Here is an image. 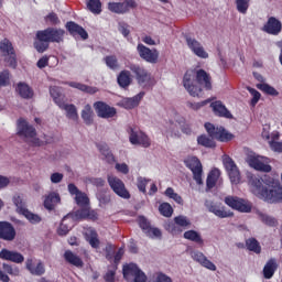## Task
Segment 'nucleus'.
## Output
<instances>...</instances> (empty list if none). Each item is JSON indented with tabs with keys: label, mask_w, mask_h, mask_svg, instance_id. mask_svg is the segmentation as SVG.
<instances>
[{
	"label": "nucleus",
	"mask_w": 282,
	"mask_h": 282,
	"mask_svg": "<svg viewBox=\"0 0 282 282\" xmlns=\"http://www.w3.org/2000/svg\"><path fill=\"white\" fill-rule=\"evenodd\" d=\"M65 28L67 32H69L70 36H80L83 41H87V39H89L87 31L74 21L67 22Z\"/></svg>",
	"instance_id": "4be33fe9"
},
{
	"label": "nucleus",
	"mask_w": 282,
	"mask_h": 282,
	"mask_svg": "<svg viewBox=\"0 0 282 282\" xmlns=\"http://www.w3.org/2000/svg\"><path fill=\"white\" fill-rule=\"evenodd\" d=\"M117 83L121 89H127L133 83V78H131V72L123 69L117 76Z\"/></svg>",
	"instance_id": "c85d7f7f"
},
{
	"label": "nucleus",
	"mask_w": 282,
	"mask_h": 282,
	"mask_svg": "<svg viewBox=\"0 0 282 282\" xmlns=\"http://www.w3.org/2000/svg\"><path fill=\"white\" fill-rule=\"evenodd\" d=\"M17 91L21 98H24V100H30L31 98H34V90L30 85L25 83H19L17 86Z\"/></svg>",
	"instance_id": "2f4dec72"
},
{
	"label": "nucleus",
	"mask_w": 282,
	"mask_h": 282,
	"mask_svg": "<svg viewBox=\"0 0 282 282\" xmlns=\"http://www.w3.org/2000/svg\"><path fill=\"white\" fill-rule=\"evenodd\" d=\"M59 109L66 111V117L69 120H78V109L73 104H65V101L59 106Z\"/></svg>",
	"instance_id": "e433bc0d"
},
{
	"label": "nucleus",
	"mask_w": 282,
	"mask_h": 282,
	"mask_svg": "<svg viewBox=\"0 0 282 282\" xmlns=\"http://www.w3.org/2000/svg\"><path fill=\"white\" fill-rule=\"evenodd\" d=\"M205 206L209 213H213L219 219H227L228 217H234L235 213L227 210L226 206L221 203L206 202Z\"/></svg>",
	"instance_id": "f8f14e48"
},
{
	"label": "nucleus",
	"mask_w": 282,
	"mask_h": 282,
	"mask_svg": "<svg viewBox=\"0 0 282 282\" xmlns=\"http://www.w3.org/2000/svg\"><path fill=\"white\" fill-rule=\"evenodd\" d=\"M227 175L231 184H239L241 182V172L239 171V167H236L235 170L229 172Z\"/></svg>",
	"instance_id": "13d9d810"
},
{
	"label": "nucleus",
	"mask_w": 282,
	"mask_h": 282,
	"mask_svg": "<svg viewBox=\"0 0 282 282\" xmlns=\"http://www.w3.org/2000/svg\"><path fill=\"white\" fill-rule=\"evenodd\" d=\"M248 91L249 94H251L252 99L250 101V106L251 107H257V104L259 102V100H261V93H259V90L248 87Z\"/></svg>",
	"instance_id": "bf43d9fd"
},
{
	"label": "nucleus",
	"mask_w": 282,
	"mask_h": 282,
	"mask_svg": "<svg viewBox=\"0 0 282 282\" xmlns=\"http://www.w3.org/2000/svg\"><path fill=\"white\" fill-rule=\"evenodd\" d=\"M86 6L93 14L102 12V2L100 0H87Z\"/></svg>",
	"instance_id": "37998d69"
},
{
	"label": "nucleus",
	"mask_w": 282,
	"mask_h": 282,
	"mask_svg": "<svg viewBox=\"0 0 282 282\" xmlns=\"http://www.w3.org/2000/svg\"><path fill=\"white\" fill-rule=\"evenodd\" d=\"M131 144H140L143 149H149L151 147V139L142 131H135L133 128H130V137Z\"/></svg>",
	"instance_id": "6ab92c4d"
},
{
	"label": "nucleus",
	"mask_w": 282,
	"mask_h": 282,
	"mask_svg": "<svg viewBox=\"0 0 282 282\" xmlns=\"http://www.w3.org/2000/svg\"><path fill=\"white\" fill-rule=\"evenodd\" d=\"M210 107L215 113V116H218V118H227L228 120H232V113H230V110L226 108L224 102L221 101H213L210 104Z\"/></svg>",
	"instance_id": "b1692460"
},
{
	"label": "nucleus",
	"mask_w": 282,
	"mask_h": 282,
	"mask_svg": "<svg viewBox=\"0 0 282 282\" xmlns=\"http://www.w3.org/2000/svg\"><path fill=\"white\" fill-rule=\"evenodd\" d=\"M0 52L2 53L4 63H7L8 67L17 69V52L14 51V46L12 45V42H10V40L3 39L0 42Z\"/></svg>",
	"instance_id": "20e7f679"
},
{
	"label": "nucleus",
	"mask_w": 282,
	"mask_h": 282,
	"mask_svg": "<svg viewBox=\"0 0 282 282\" xmlns=\"http://www.w3.org/2000/svg\"><path fill=\"white\" fill-rule=\"evenodd\" d=\"M139 270H140V268H138V264H135V263L124 264L122 268L123 279H126V281H128V282L133 281V278L139 272Z\"/></svg>",
	"instance_id": "7c9ffc66"
},
{
	"label": "nucleus",
	"mask_w": 282,
	"mask_h": 282,
	"mask_svg": "<svg viewBox=\"0 0 282 282\" xmlns=\"http://www.w3.org/2000/svg\"><path fill=\"white\" fill-rule=\"evenodd\" d=\"M108 184L118 197H121L122 199H131V194L124 186V182H122V180L116 176H108Z\"/></svg>",
	"instance_id": "9d476101"
},
{
	"label": "nucleus",
	"mask_w": 282,
	"mask_h": 282,
	"mask_svg": "<svg viewBox=\"0 0 282 282\" xmlns=\"http://www.w3.org/2000/svg\"><path fill=\"white\" fill-rule=\"evenodd\" d=\"M22 215L30 221V224H41V216L30 212V209H22Z\"/></svg>",
	"instance_id": "5fc2aeb1"
},
{
	"label": "nucleus",
	"mask_w": 282,
	"mask_h": 282,
	"mask_svg": "<svg viewBox=\"0 0 282 282\" xmlns=\"http://www.w3.org/2000/svg\"><path fill=\"white\" fill-rule=\"evenodd\" d=\"M204 127L209 138L218 140V142H230V140L235 138V134L228 132L227 129L221 126L215 127V124L206 122Z\"/></svg>",
	"instance_id": "39448f33"
},
{
	"label": "nucleus",
	"mask_w": 282,
	"mask_h": 282,
	"mask_svg": "<svg viewBox=\"0 0 282 282\" xmlns=\"http://www.w3.org/2000/svg\"><path fill=\"white\" fill-rule=\"evenodd\" d=\"M149 182H151V180H147L145 177L142 176H139L137 178V187L140 191V193L147 195V184H149Z\"/></svg>",
	"instance_id": "680f3d73"
},
{
	"label": "nucleus",
	"mask_w": 282,
	"mask_h": 282,
	"mask_svg": "<svg viewBox=\"0 0 282 282\" xmlns=\"http://www.w3.org/2000/svg\"><path fill=\"white\" fill-rule=\"evenodd\" d=\"M67 219L63 218L58 229H57V235H59V237H65V235H67L69 232V230H72V227H69L68 224H66Z\"/></svg>",
	"instance_id": "052dcab7"
},
{
	"label": "nucleus",
	"mask_w": 282,
	"mask_h": 282,
	"mask_svg": "<svg viewBox=\"0 0 282 282\" xmlns=\"http://www.w3.org/2000/svg\"><path fill=\"white\" fill-rule=\"evenodd\" d=\"M0 239L2 241H14L17 239V229L12 223L0 221Z\"/></svg>",
	"instance_id": "aec40b11"
},
{
	"label": "nucleus",
	"mask_w": 282,
	"mask_h": 282,
	"mask_svg": "<svg viewBox=\"0 0 282 282\" xmlns=\"http://www.w3.org/2000/svg\"><path fill=\"white\" fill-rule=\"evenodd\" d=\"M257 89H260L267 96H279V91L267 83L257 84Z\"/></svg>",
	"instance_id": "c03bdc74"
},
{
	"label": "nucleus",
	"mask_w": 282,
	"mask_h": 282,
	"mask_svg": "<svg viewBox=\"0 0 282 282\" xmlns=\"http://www.w3.org/2000/svg\"><path fill=\"white\" fill-rule=\"evenodd\" d=\"M259 217H260L262 224H265L267 226H270L271 228H276V226H279V221H276V218H274L272 216H268L263 213H260Z\"/></svg>",
	"instance_id": "09e8293b"
},
{
	"label": "nucleus",
	"mask_w": 282,
	"mask_h": 282,
	"mask_svg": "<svg viewBox=\"0 0 282 282\" xmlns=\"http://www.w3.org/2000/svg\"><path fill=\"white\" fill-rule=\"evenodd\" d=\"M64 259L66 263H69V265H74L75 268H83L85 265V262H83V259H80V257H78L72 250H66L64 252Z\"/></svg>",
	"instance_id": "cd10ccee"
},
{
	"label": "nucleus",
	"mask_w": 282,
	"mask_h": 282,
	"mask_svg": "<svg viewBox=\"0 0 282 282\" xmlns=\"http://www.w3.org/2000/svg\"><path fill=\"white\" fill-rule=\"evenodd\" d=\"M45 23H48V25H61V19L58 18V14L55 12L48 13L44 18Z\"/></svg>",
	"instance_id": "4d7b16f0"
},
{
	"label": "nucleus",
	"mask_w": 282,
	"mask_h": 282,
	"mask_svg": "<svg viewBox=\"0 0 282 282\" xmlns=\"http://www.w3.org/2000/svg\"><path fill=\"white\" fill-rule=\"evenodd\" d=\"M116 270H118V267H113L112 270H108L104 275V280L106 282H116Z\"/></svg>",
	"instance_id": "e2e57ef3"
},
{
	"label": "nucleus",
	"mask_w": 282,
	"mask_h": 282,
	"mask_svg": "<svg viewBox=\"0 0 282 282\" xmlns=\"http://www.w3.org/2000/svg\"><path fill=\"white\" fill-rule=\"evenodd\" d=\"M247 162L254 171H261L262 173H270L272 171V165L265 163V158L263 156L249 155Z\"/></svg>",
	"instance_id": "4468645a"
},
{
	"label": "nucleus",
	"mask_w": 282,
	"mask_h": 282,
	"mask_svg": "<svg viewBox=\"0 0 282 282\" xmlns=\"http://www.w3.org/2000/svg\"><path fill=\"white\" fill-rule=\"evenodd\" d=\"M183 86L193 98H202L204 89L210 91L213 89V77L203 68L197 70L188 69L183 77Z\"/></svg>",
	"instance_id": "f257e3e1"
},
{
	"label": "nucleus",
	"mask_w": 282,
	"mask_h": 282,
	"mask_svg": "<svg viewBox=\"0 0 282 282\" xmlns=\"http://www.w3.org/2000/svg\"><path fill=\"white\" fill-rule=\"evenodd\" d=\"M65 41V30L50 26L35 33L33 46L39 54L50 50V43H63Z\"/></svg>",
	"instance_id": "7ed1b4c3"
},
{
	"label": "nucleus",
	"mask_w": 282,
	"mask_h": 282,
	"mask_svg": "<svg viewBox=\"0 0 282 282\" xmlns=\"http://www.w3.org/2000/svg\"><path fill=\"white\" fill-rule=\"evenodd\" d=\"M219 177H221V171H219V169H217V167L213 169L208 173L207 180H206V186H207L208 191H210V189L215 188V186H217V182H219Z\"/></svg>",
	"instance_id": "c756f323"
},
{
	"label": "nucleus",
	"mask_w": 282,
	"mask_h": 282,
	"mask_svg": "<svg viewBox=\"0 0 282 282\" xmlns=\"http://www.w3.org/2000/svg\"><path fill=\"white\" fill-rule=\"evenodd\" d=\"M66 85H68V87H73V89H78L84 94H89L90 96H94V94H98L99 91L98 87L88 86L78 82H67Z\"/></svg>",
	"instance_id": "bb28decb"
},
{
	"label": "nucleus",
	"mask_w": 282,
	"mask_h": 282,
	"mask_svg": "<svg viewBox=\"0 0 282 282\" xmlns=\"http://www.w3.org/2000/svg\"><path fill=\"white\" fill-rule=\"evenodd\" d=\"M104 61L109 69L116 72V69L120 68V63L118 62V57L116 55H108L104 57Z\"/></svg>",
	"instance_id": "a18cd8bd"
},
{
	"label": "nucleus",
	"mask_w": 282,
	"mask_h": 282,
	"mask_svg": "<svg viewBox=\"0 0 282 282\" xmlns=\"http://www.w3.org/2000/svg\"><path fill=\"white\" fill-rule=\"evenodd\" d=\"M139 226L147 237H150L151 239L162 238V230H160V228L151 227V223L144 216L139 217Z\"/></svg>",
	"instance_id": "2eb2a0df"
},
{
	"label": "nucleus",
	"mask_w": 282,
	"mask_h": 282,
	"mask_svg": "<svg viewBox=\"0 0 282 282\" xmlns=\"http://www.w3.org/2000/svg\"><path fill=\"white\" fill-rule=\"evenodd\" d=\"M82 118L85 124L94 123V110L91 109V105L87 104L82 110Z\"/></svg>",
	"instance_id": "a19ab883"
},
{
	"label": "nucleus",
	"mask_w": 282,
	"mask_h": 282,
	"mask_svg": "<svg viewBox=\"0 0 282 282\" xmlns=\"http://www.w3.org/2000/svg\"><path fill=\"white\" fill-rule=\"evenodd\" d=\"M75 202L77 204V206H89V197L87 196V194L80 192L79 194H77L75 196Z\"/></svg>",
	"instance_id": "6e6d98bb"
},
{
	"label": "nucleus",
	"mask_w": 282,
	"mask_h": 282,
	"mask_svg": "<svg viewBox=\"0 0 282 282\" xmlns=\"http://www.w3.org/2000/svg\"><path fill=\"white\" fill-rule=\"evenodd\" d=\"M249 185L252 187L253 193L268 202V204H279L282 202V187L279 183L272 182V185H263L265 181L258 175H248Z\"/></svg>",
	"instance_id": "f03ea898"
},
{
	"label": "nucleus",
	"mask_w": 282,
	"mask_h": 282,
	"mask_svg": "<svg viewBox=\"0 0 282 282\" xmlns=\"http://www.w3.org/2000/svg\"><path fill=\"white\" fill-rule=\"evenodd\" d=\"M94 109L98 118L109 119V118H113L116 113H118L116 108L107 105L105 101H96L94 104Z\"/></svg>",
	"instance_id": "a211bd4d"
},
{
	"label": "nucleus",
	"mask_w": 282,
	"mask_h": 282,
	"mask_svg": "<svg viewBox=\"0 0 282 282\" xmlns=\"http://www.w3.org/2000/svg\"><path fill=\"white\" fill-rule=\"evenodd\" d=\"M186 228H191V219L182 215L174 217V223H169L165 227L171 235H182Z\"/></svg>",
	"instance_id": "6e6552de"
},
{
	"label": "nucleus",
	"mask_w": 282,
	"mask_h": 282,
	"mask_svg": "<svg viewBox=\"0 0 282 282\" xmlns=\"http://www.w3.org/2000/svg\"><path fill=\"white\" fill-rule=\"evenodd\" d=\"M246 246L250 250V252H256V254H261V246L259 245V241L256 238H249L246 241Z\"/></svg>",
	"instance_id": "49530a36"
},
{
	"label": "nucleus",
	"mask_w": 282,
	"mask_h": 282,
	"mask_svg": "<svg viewBox=\"0 0 282 282\" xmlns=\"http://www.w3.org/2000/svg\"><path fill=\"white\" fill-rule=\"evenodd\" d=\"M141 98L142 95H138L132 98H126L121 101V106L123 107V109H134V107H138V105H140Z\"/></svg>",
	"instance_id": "79ce46f5"
},
{
	"label": "nucleus",
	"mask_w": 282,
	"mask_h": 282,
	"mask_svg": "<svg viewBox=\"0 0 282 282\" xmlns=\"http://www.w3.org/2000/svg\"><path fill=\"white\" fill-rule=\"evenodd\" d=\"M269 145H270L271 151H274L275 153H282V142L270 141Z\"/></svg>",
	"instance_id": "69168bd1"
},
{
	"label": "nucleus",
	"mask_w": 282,
	"mask_h": 282,
	"mask_svg": "<svg viewBox=\"0 0 282 282\" xmlns=\"http://www.w3.org/2000/svg\"><path fill=\"white\" fill-rule=\"evenodd\" d=\"M186 45L198 58H208V52L204 48V45L199 43L195 37L191 35L185 36Z\"/></svg>",
	"instance_id": "dca6fc26"
},
{
	"label": "nucleus",
	"mask_w": 282,
	"mask_h": 282,
	"mask_svg": "<svg viewBox=\"0 0 282 282\" xmlns=\"http://www.w3.org/2000/svg\"><path fill=\"white\" fill-rule=\"evenodd\" d=\"M279 265L276 264V260L271 258L263 268V276L264 279H272Z\"/></svg>",
	"instance_id": "72a5a7b5"
},
{
	"label": "nucleus",
	"mask_w": 282,
	"mask_h": 282,
	"mask_svg": "<svg viewBox=\"0 0 282 282\" xmlns=\"http://www.w3.org/2000/svg\"><path fill=\"white\" fill-rule=\"evenodd\" d=\"M236 8L240 14H248L250 8V0H236Z\"/></svg>",
	"instance_id": "3c124183"
},
{
	"label": "nucleus",
	"mask_w": 282,
	"mask_h": 282,
	"mask_svg": "<svg viewBox=\"0 0 282 282\" xmlns=\"http://www.w3.org/2000/svg\"><path fill=\"white\" fill-rule=\"evenodd\" d=\"M159 213L163 216V217H173V207L171 206V204L169 203H162L159 206Z\"/></svg>",
	"instance_id": "864d4df0"
},
{
	"label": "nucleus",
	"mask_w": 282,
	"mask_h": 282,
	"mask_svg": "<svg viewBox=\"0 0 282 282\" xmlns=\"http://www.w3.org/2000/svg\"><path fill=\"white\" fill-rule=\"evenodd\" d=\"M192 259L203 265V268H206L207 270H210L212 272H215L217 270V265L213 263V261L208 260L206 256H204L200 251H195L192 253Z\"/></svg>",
	"instance_id": "393cba45"
},
{
	"label": "nucleus",
	"mask_w": 282,
	"mask_h": 282,
	"mask_svg": "<svg viewBox=\"0 0 282 282\" xmlns=\"http://www.w3.org/2000/svg\"><path fill=\"white\" fill-rule=\"evenodd\" d=\"M18 135L23 138H36V128L34 126H30L25 119L20 118L18 120Z\"/></svg>",
	"instance_id": "412c9836"
},
{
	"label": "nucleus",
	"mask_w": 282,
	"mask_h": 282,
	"mask_svg": "<svg viewBox=\"0 0 282 282\" xmlns=\"http://www.w3.org/2000/svg\"><path fill=\"white\" fill-rule=\"evenodd\" d=\"M137 52L142 58V61H145V63H158V59L160 58V52H158V48H149L144 46V44L139 43L137 46Z\"/></svg>",
	"instance_id": "9b49d317"
},
{
	"label": "nucleus",
	"mask_w": 282,
	"mask_h": 282,
	"mask_svg": "<svg viewBox=\"0 0 282 282\" xmlns=\"http://www.w3.org/2000/svg\"><path fill=\"white\" fill-rule=\"evenodd\" d=\"M61 202V195L58 193H50L44 199V208L46 210H54L56 204Z\"/></svg>",
	"instance_id": "473e14b6"
},
{
	"label": "nucleus",
	"mask_w": 282,
	"mask_h": 282,
	"mask_svg": "<svg viewBox=\"0 0 282 282\" xmlns=\"http://www.w3.org/2000/svg\"><path fill=\"white\" fill-rule=\"evenodd\" d=\"M223 164L225 166V170H226L227 174H229L230 172H232L236 169H238L237 163H235L232 158H230L228 155L223 158Z\"/></svg>",
	"instance_id": "8fccbe9b"
},
{
	"label": "nucleus",
	"mask_w": 282,
	"mask_h": 282,
	"mask_svg": "<svg viewBox=\"0 0 282 282\" xmlns=\"http://www.w3.org/2000/svg\"><path fill=\"white\" fill-rule=\"evenodd\" d=\"M10 85H11L10 70L4 69L0 72V87H10Z\"/></svg>",
	"instance_id": "603ef678"
},
{
	"label": "nucleus",
	"mask_w": 282,
	"mask_h": 282,
	"mask_svg": "<svg viewBox=\"0 0 282 282\" xmlns=\"http://www.w3.org/2000/svg\"><path fill=\"white\" fill-rule=\"evenodd\" d=\"M129 69L130 72H132V74H134L138 85H140L141 87H151V82L153 80V78L151 77V73H149L147 68H144L140 64H131L129 66Z\"/></svg>",
	"instance_id": "423d86ee"
},
{
	"label": "nucleus",
	"mask_w": 282,
	"mask_h": 282,
	"mask_svg": "<svg viewBox=\"0 0 282 282\" xmlns=\"http://www.w3.org/2000/svg\"><path fill=\"white\" fill-rule=\"evenodd\" d=\"M184 239L188 241H193L194 243H198V246H204V239H202V235L195 230H187L183 235Z\"/></svg>",
	"instance_id": "ea45409f"
},
{
	"label": "nucleus",
	"mask_w": 282,
	"mask_h": 282,
	"mask_svg": "<svg viewBox=\"0 0 282 282\" xmlns=\"http://www.w3.org/2000/svg\"><path fill=\"white\" fill-rule=\"evenodd\" d=\"M130 282H147V274H144L142 270L139 269V272L135 273L132 281Z\"/></svg>",
	"instance_id": "338daca9"
},
{
	"label": "nucleus",
	"mask_w": 282,
	"mask_h": 282,
	"mask_svg": "<svg viewBox=\"0 0 282 282\" xmlns=\"http://www.w3.org/2000/svg\"><path fill=\"white\" fill-rule=\"evenodd\" d=\"M0 259L3 261H12V263H23V261H25L23 254L8 249H2L0 251Z\"/></svg>",
	"instance_id": "5701e85b"
},
{
	"label": "nucleus",
	"mask_w": 282,
	"mask_h": 282,
	"mask_svg": "<svg viewBox=\"0 0 282 282\" xmlns=\"http://www.w3.org/2000/svg\"><path fill=\"white\" fill-rule=\"evenodd\" d=\"M26 270H29L33 276H43V274H45V265L43 262L35 264L32 259L26 260Z\"/></svg>",
	"instance_id": "a878e982"
},
{
	"label": "nucleus",
	"mask_w": 282,
	"mask_h": 282,
	"mask_svg": "<svg viewBox=\"0 0 282 282\" xmlns=\"http://www.w3.org/2000/svg\"><path fill=\"white\" fill-rule=\"evenodd\" d=\"M134 0H124L123 2H109L108 10L115 14H127L129 10L137 8Z\"/></svg>",
	"instance_id": "ddd939ff"
},
{
	"label": "nucleus",
	"mask_w": 282,
	"mask_h": 282,
	"mask_svg": "<svg viewBox=\"0 0 282 282\" xmlns=\"http://www.w3.org/2000/svg\"><path fill=\"white\" fill-rule=\"evenodd\" d=\"M262 31L271 36H279L282 32L281 20L276 19L275 17H269L262 26Z\"/></svg>",
	"instance_id": "f3484780"
},
{
	"label": "nucleus",
	"mask_w": 282,
	"mask_h": 282,
	"mask_svg": "<svg viewBox=\"0 0 282 282\" xmlns=\"http://www.w3.org/2000/svg\"><path fill=\"white\" fill-rule=\"evenodd\" d=\"M165 196L170 199H173L174 202H176V204H180L181 206L184 204V199L182 198V196H180V194L175 193V189H173V187H167L165 189Z\"/></svg>",
	"instance_id": "de8ad7c7"
},
{
	"label": "nucleus",
	"mask_w": 282,
	"mask_h": 282,
	"mask_svg": "<svg viewBox=\"0 0 282 282\" xmlns=\"http://www.w3.org/2000/svg\"><path fill=\"white\" fill-rule=\"evenodd\" d=\"M184 164L189 171L193 173V178L196 184L202 185L204 181L202 180V173H204V169L202 166V161L197 156H188L184 160Z\"/></svg>",
	"instance_id": "0eeeda50"
},
{
	"label": "nucleus",
	"mask_w": 282,
	"mask_h": 282,
	"mask_svg": "<svg viewBox=\"0 0 282 282\" xmlns=\"http://www.w3.org/2000/svg\"><path fill=\"white\" fill-rule=\"evenodd\" d=\"M156 282H173V279H171V276L160 272L156 275Z\"/></svg>",
	"instance_id": "774afa93"
},
{
	"label": "nucleus",
	"mask_w": 282,
	"mask_h": 282,
	"mask_svg": "<svg viewBox=\"0 0 282 282\" xmlns=\"http://www.w3.org/2000/svg\"><path fill=\"white\" fill-rule=\"evenodd\" d=\"M85 237L91 248L95 250L100 248V239H98V232L95 229H88Z\"/></svg>",
	"instance_id": "c9c22d12"
},
{
	"label": "nucleus",
	"mask_w": 282,
	"mask_h": 282,
	"mask_svg": "<svg viewBox=\"0 0 282 282\" xmlns=\"http://www.w3.org/2000/svg\"><path fill=\"white\" fill-rule=\"evenodd\" d=\"M197 144L199 147H204L205 149H215V147H217L215 139H213L212 137H208L207 134L198 135Z\"/></svg>",
	"instance_id": "58836bf2"
},
{
	"label": "nucleus",
	"mask_w": 282,
	"mask_h": 282,
	"mask_svg": "<svg viewBox=\"0 0 282 282\" xmlns=\"http://www.w3.org/2000/svg\"><path fill=\"white\" fill-rule=\"evenodd\" d=\"M116 251V247L111 243H107L105 248L106 259L111 261L113 259V252Z\"/></svg>",
	"instance_id": "0e129e2a"
},
{
	"label": "nucleus",
	"mask_w": 282,
	"mask_h": 282,
	"mask_svg": "<svg viewBox=\"0 0 282 282\" xmlns=\"http://www.w3.org/2000/svg\"><path fill=\"white\" fill-rule=\"evenodd\" d=\"M97 149L101 153V155H104L108 164H113V162H116V156L113 155L107 143L97 144Z\"/></svg>",
	"instance_id": "f704fd0d"
},
{
	"label": "nucleus",
	"mask_w": 282,
	"mask_h": 282,
	"mask_svg": "<svg viewBox=\"0 0 282 282\" xmlns=\"http://www.w3.org/2000/svg\"><path fill=\"white\" fill-rule=\"evenodd\" d=\"M225 204L232 208V210H238V213H251L252 210V204L238 196H226Z\"/></svg>",
	"instance_id": "1a4fd4ad"
},
{
	"label": "nucleus",
	"mask_w": 282,
	"mask_h": 282,
	"mask_svg": "<svg viewBox=\"0 0 282 282\" xmlns=\"http://www.w3.org/2000/svg\"><path fill=\"white\" fill-rule=\"evenodd\" d=\"M51 98H53L55 105L61 107L65 102V95L61 93V88L58 86H53L50 88Z\"/></svg>",
	"instance_id": "4c0bfd02"
}]
</instances>
